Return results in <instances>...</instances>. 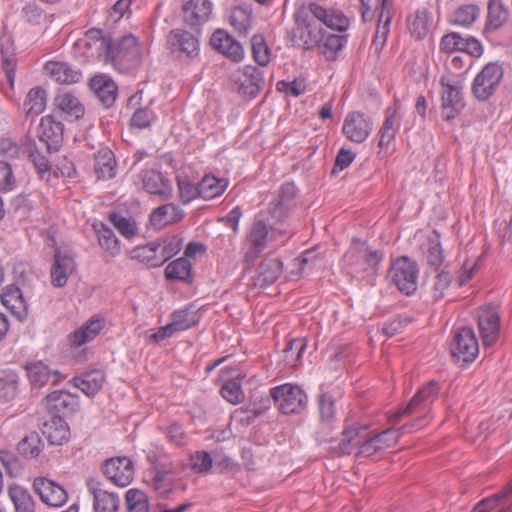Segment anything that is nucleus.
Returning a JSON list of instances; mask_svg holds the SVG:
<instances>
[{
  "label": "nucleus",
  "instance_id": "1",
  "mask_svg": "<svg viewBox=\"0 0 512 512\" xmlns=\"http://www.w3.org/2000/svg\"><path fill=\"white\" fill-rule=\"evenodd\" d=\"M439 393V384L432 380L420 388L417 393L411 398L408 404L397 413L390 417V422L396 424L403 416L420 414L411 423L405 424L398 429L388 428L373 436L375 440L379 439V446L382 450L395 445L400 436L411 428H421L427 424L426 413L428 412L431 404L436 400Z\"/></svg>",
  "mask_w": 512,
  "mask_h": 512
},
{
  "label": "nucleus",
  "instance_id": "2",
  "mask_svg": "<svg viewBox=\"0 0 512 512\" xmlns=\"http://www.w3.org/2000/svg\"><path fill=\"white\" fill-rule=\"evenodd\" d=\"M104 42V52L98 53L101 62L112 65L121 73H131L140 67L142 55L135 36L126 34Z\"/></svg>",
  "mask_w": 512,
  "mask_h": 512
},
{
  "label": "nucleus",
  "instance_id": "3",
  "mask_svg": "<svg viewBox=\"0 0 512 512\" xmlns=\"http://www.w3.org/2000/svg\"><path fill=\"white\" fill-rule=\"evenodd\" d=\"M295 25L289 32V40L294 47L311 50L320 44L323 29L307 10L294 14Z\"/></svg>",
  "mask_w": 512,
  "mask_h": 512
},
{
  "label": "nucleus",
  "instance_id": "4",
  "mask_svg": "<svg viewBox=\"0 0 512 512\" xmlns=\"http://www.w3.org/2000/svg\"><path fill=\"white\" fill-rule=\"evenodd\" d=\"M200 30L189 31L185 28L170 30L166 45L170 54L178 60H193L200 53Z\"/></svg>",
  "mask_w": 512,
  "mask_h": 512
},
{
  "label": "nucleus",
  "instance_id": "5",
  "mask_svg": "<svg viewBox=\"0 0 512 512\" xmlns=\"http://www.w3.org/2000/svg\"><path fill=\"white\" fill-rule=\"evenodd\" d=\"M383 259V252L371 250L365 242L358 241L344 254L343 261L352 272H377Z\"/></svg>",
  "mask_w": 512,
  "mask_h": 512
},
{
  "label": "nucleus",
  "instance_id": "6",
  "mask_svg": "<svg viewBox=\"0 0 512 512\" xmlns=\"http://www.w3.org/2000/svg\"><path fill=\"white\" fill-rule=\"evenodd\" d=\"M270 396L278 409L286 415L299 414L307 405V395L297 385L286 383L270 389Z\"/></svg>",
  "mask_w": 512,
  "mask_h": 512
},
{
  "label": "nucleus",
  "instance_id": "7",
  "mask_svg": "<svg viewBox=\"0 0 512 512\" xmlns=\"http://www.w3.org/2000/svg\"><path fill=\"white\" fill-rule=\"evenodd\" d=\"M418 273L417 263L407 256H401L392 263L388 277L401 293L411 295L417 289Z\"/></svg>",
  "mask_w": 512,
  "mask_h": 512
},
{
  "label": "nucleus",
  "instance_id": "8",
  "mask_svg": "<svg viewBox=\"0 0 512 512\" xmlns=\"http://www.w3.org/2000/svg\"><path fill=\"white\" fill-rule=\"evenodd\" d=\"M449 349L455 361L463 363L473 362L479 353V345L474 331L468 327L457 329Z\"/></svg>",
  "mask_w": 512,
  "mask_h": 512
},
{
  "label": "nucleus",
  "instance_id": "9",
  "mask_svg": "<svg viewBox=\"0 0 512 512\" xmlns=\"http://www.w3.org/2000/svg\"><path fill=\"white\" fill-rule=\"evenodd\" d=\"M503 77V69L497 63H488L476 75L472 84V93L480 101L488 100L497 90Z\"/></svg>",
  "mask_w": 512,
  "mask_h": 512
},
{
  "label": "nucleus",
  "instance_id": "10",
  "mask_svg": "<svg viewBox=\"0 0 512 512\" xmlns=\"http://www.w3.org/2000/svg\"><path fill=\"white\" fill-rule=\"evenodd\" d=\"M441 92V113L445 121L455 119L465 107L462 95V87L459 82L450 83L446 77L440 78Z\"/></svg>",
  "mask_w": 512,
  "mask_h": 512
},
{
  "label": "nucleus",
  "instance_id": "11",
  "mask_svg": "<svg viewBox=\"0 0 512 512\" xmlns=\"http://www.w3.org/2000/svg\"><path fill=\"white\" fill-rule=\"evenodd\" d=\"M64 125L53 115L41 118L36 130L39 143L45 147L48 154L56 153L62 146Z\"/></svg>",
  "mask_w": 512,
  "mask_h": 512
},
{
  "label": "nucleus",
  "instance_id": "12",
  "mask_svg": "<svg viewBox=\"0 0 512 512\" xmlns=\"http://www.w3.org/2000/svg\"><path fill=\"white\" fill-rule=\"evenodd\" d=\"M45 409L52 417H69L79 409V397L66 390H55L42 400Z\"/></svg>",
  "mask_w": 512,
  "mask_h": 512
},
{
  "label": "nucleus",
  "instance_id": "13",
  "mask_svg": "<svg viewBox=\"0 0 512 512\" xmlns=\"http://www.w3.org/2000/svg\"><path fill=\"white\" fill-rule=\"evenodd\" d=\"M103 475L114 485L128 486L134 478V465L126 456H118L106 459L101 464Z\"/></svg>",
  "mask_w": 512,
  "mask_h": 512
},
{
  "label": "nucleus",
  "instance_id": "14",
  "mask_svg": "<svg viewBox=\"0 0 512 512\" xmlns=\"http://www.w3.org/2000/svg\"><path fill=\"white\" fill-rule=\"evenodd\" d=\"M371 131L372 121L362 112H349L344 119L342 132L351 142L363 143L369 137Z\"/></svg>",
  "mask_w": 512,
  "mask_h": 512
},
{
  "label": "nucleus",
  "instance_id": "15",
  "mask_svg": "<svg viewBox=\"0 0 512 512\" xmlns=\"http://www.w3.org/2000/svg\"><path fill=\"white\" fill-rule=\"evenodd\" d=\"M478 328L484 346H493L499 337L500 315L496 306L487 305L479 310Z\"/></svg>",
  "mask_w": 512,
  "mask_h": 512
},
{
  "label": "nucleus",
  "instance_id": "16",
  "mask_svg": "<svg viewBox=\"0 0 512 512\" xmlns=\"http://www.w3.org/2000/svg\"><path fill=\"white\" fill-rule=\"evenodd\" d=\"M440 50L450 54L456 51L465 52L472 57H480L483 53V47L476 38H463L457 32H451L442 37L440 42Z\"/></svg>",
  "mask_w": 512,
  "mask_h": 512
},
{
  "label": "nucleus",
  "instance_id": "17",
  "mask_svg": "<svg viewBox=\"0 0 512 512\" xmlns=\"http://www.w3.org/2000/svg\"><path fill=\"white\" fill-rule=\"evenodd\" d=\"M298 189L291 182L284 183L279 191L278 198L269 207V214L277 221H283L296 207Z\"/></svg>",
  "mask_w": 512,
  "mask_h": 512
},
{
  "label": "nucleus",
  "instance_id": "18",
  "mask_svg": "<svg viewBox=\"0 0 512 512\" xmlns=\"http://www.w3.org/2000/svg\"><path fill=\"white\" fill-rule=\"evenodd\" d=\"M307 11L317 23H322L332 30L344 32L349 27V19L339 10L326 9L317 3H310Z\"/></svg>",
  "mask_w": 512,
  "mask_h": 512
},
{
  "label": "nucleus",
  "instance_id": "19",
  "mask_svg": "<svg viewBox=\"0 0 512 512\" xmlns=\"http://www.w3.org/2000/svg\"><path fill=\"white\" fill-rule=\"evenodd\" d=\"M33 488L41 501L52 507H60L68 499V494L62 486L44 477L35 478Z\"/></svg>",
  "mask_w": 512,
  "mask_h": 512
},
{
  "label": "nucleus",
  "instance_id": "20",
  "mask_svg": "<svg viewBox=\"0 0 512 512\" xmlns=\"http://www.w3.org/2000/svg\"><path fill=\"white\" fill-rule=\"evenodd\" d=\"M75 269L76 263L73 255L56 248L54 262L50 270L51 284L56 288L64 287Z\"/></svg>",
  "mask_w": 512,
  "mask_h": 512
},
{
  "label": "nucleus",
  "instance_id": "21",
  "mask_svg": "<svg viewBox=\"0 0 512 512\" xmlns=\"http://www.w3.org/2000/svg\"><path fill=\"white\" fill-rule=\"evenodd\" d=\"M27 376L30 384L35 388H41L51 382L52 385H58L65 379V376L59 370H52L42 361H36L26 364Z\"/></svg>",
  "mask_w": 512,
  "mask_h": 512
},
{
  "label": "nucleus",
  "instance_id": "22",
  "mask_svg": "<svg viewBox=\"0 0 512 512\" xmlns=\"http://www.w3.org/2000/svg\"><path fill=\"white\" fill-rule=\"evenodd\" d=\"M89 492L93 495L94 512H118L120 499L116 493L101 489L100 482L89 479L86 483Z\"/></svg>",
  "mask_w": 512,
  "mask_h": 512
},
{
  "label": "nucleus",
  "instance_id": "23",
  "mask_svg": "<svg viewBox=\"0 0 512 512\" xmlns=\"http://www.w3.org/2000/svg\"><path fill=\"white\" fill-rule=\"evenodd\" d=\"M283 272V263L278 257L267 256L257 269V275L253 277L252 284L255 288L264 289L277 281Z\"/></svg>",
  "mask_w": 512,
  "mask_h": 512
},
{
  "label": "nucleus",
  "instance_id": "24",
  "mask_svg": "<svg viewBox=\"0 0 512 512\" xmlns=\"http://www.w3.org/2000/svg\"><path fill=\"white\" fill-rule=\"evenodd\" d=\"M212 10L210 0H188L182 6L183 20L191 27L201 26L210 19Z\"/></svg>",
  "mask_w": 512,
  "mask_h": 512
},
{
  "label": "nucleus",
  "instance_id": "25",
  "mask_svg": "<svg viewBox=\"0 0 512 512\" xmlns=\"http://www.w3.org/2000/svg\"><path fill=\"white\" fill-rule=\"evenodd\" d=\"M210 45L234 62H239L244 57V50L241 43L236 41L224 30L218 29L212 34Z\"/></svg>",
  "mask_w": 512,
  "mask_h": 512
},
{
  "label": "nucleus",
  "instance_id": "26",
  "mask_svg": "<svg viewBox=\"0 0 512 512\" xmlns=\"http://www.w3.org/2000/svg\"><path fill=\"white\" fill-rule=\"evenodd\" d=\"M0 299L1 303L18 321L24 322L27 319L28 304L18 286L10 284L4 287Z\"/></svg>",
  "mask_w": 512,
  "mask_h": 512
},
{
  "label": "nucleus",
  "instance_id": "27",
  "mask_svg": "<svg viewBox=\"0 0 512 512\" xmlns=\"http://www.w3.org/2000/svg\"><path fill=\"white\" fill-rule=\"evenodd\" d=\"M139 177L142 181L143 188L152 195L161 196L163 199H168L171 196V186L159 171L154 169L143 170Z\"/></svg>",
  "mask_w": 512,
  "mask_h": 512
},
{
  "label": "nucleus",
  "instance_id": "28",
  "mask_svg": "<svg viewBox=\"0 0 512 512\" xmlns=\"http://www.w3.org/2000/svg\"><path fill=\"white\" fill-rule=\"evenodd\" d=\"M47 74L61 84H75L80 82L82 73L67 62L49 61L44 66Z\"/></svg>",
  "mask_w": 512,
  "mask_h": 512
},
{
  "label": "nucleus",
  "instance_id": "29",
  "mask_svg": "<svg viewBox=\"0 0 512 512\" xmlns=\"http://www.w3.org/2000/svg\"><path fill=\"white\" fill-rule=\"evenodd\" d=\"M90 88L105 108L115 103L118 88L112 79L106 76H95L90 80Z\"/></svg>",
  "mask_w": 512,
  "mask_h": 512
},
{
  "label": "nucleus",
  "instance_id": "30",
  "mask_svg": "<svg viewBox=\"0 0 512 512\" xmlns=\"http://www.w3.org/2000/svg\"><path fill=\"white\" fill-rule=\"evenodd\" d=\"M244 79L240 82L238 91L250 98L256 97L264 85V74L256 66L247 65L243 68Z\"/></svg>",
  "mask_w": 512,
  "mask_h": 512
},
{
  "label": "nucleus",
  "instance_id": "31",
  "mask_svg": "<svg viewBox=\"0 0 512 512\" xmlns=\"http://www.w3.org/2000/svg\"><path fill=\"white\" fill-rule=\"evenodd\" d=\"M484 33H492L502 28L509 19L508 8L502 0H489Z\"/></svg>",
  "mask_w": 512,
  "mask_h": 512
},
{
  "label": "nucleus",
  "instance_id": "32",
  "mask_svg": "<svg viewBox=\"0 0 512 512\" xmlns=\"http://www.w3.org/2000/svg\"><path fill=\"white\" fill-rule=\"evenodd\" d=\"M184 217L183 211L173 203L164 204L154 209L150 215L153 227L161 229L167 225L177 223Z\"/></svg>",
  "mask_w": 512,
  "mask_h": 512
},
{
  "label": "nucleus",
  "instance_id": "33",
  "mask_svg": "<svg viewBox=\"0 0 512 512\" xmlns=\"http://www.w3.org/2000/svg\"><path fill=\"white\" fill-rule=\"evenodd\" d=\"M116 161L112 150L108 147H101L94 154V172L97 179H112L115 174Z\"/></svg>",
  "mask_w": 512,
  "mask_h": 512
},
{
  "label": "nucleus",
  "instance_id": "34",
  "mask_svg": "<svg viewBox=\"0 0 512 512\" xmlns=\"http://www.w3.org/2000/svg\"><path fill=\"white\" fill-rule=\"evenodd\" d=\"M104 379L103 371L95 369L72 378L70 382L85 395L94 396L102 388Z\"/></svg>",
  "mask_w": 512,
  "mask_h": 512
},
{
  "label": "nucleus",
  "instance_id": "35",
  "mask_svg": "<svg viewBox=\"0 0 512 512\" xmlns=\"http://www.w3.org/2000/svg\"><path fill=\"white\" fill-rule=\"evenodd\" d=\"M42 434L51 445H62L69 439L70 431L62 417H52L43 424Z\"/></svg>",
  "mask_w": 512,
  "mask_h": 512
},
{
  "label": "nucleus",
  "instance_id": "36",
  "mask_svg": "<svg viewBox=\"0 0 512 512\" xmlns=\"http://www.w3.org/2000/svg\"><path fill=\"white\" fill-rule=\"evenodd\" d=\"M29 158L32 161L40 179L49 181L51 165L47 157V151L41 144L38 145L35 140L28 144Z\"/></svg>",
  "mask_w": 512,
  "mask_h": 512
},
{
  "label": "nucleus",
  "instance_id": "37",
  "mask_svg": "<svg viewBox=\"0 0 512 512\" xmlns=\"http://www.w3.org/2000/svg\"><path fill=\"white\" fill-rule=\"evenodd\" d=\"M92 228L97 235L100 247L110 256H116L120 253L119 240L113 230L101 221L94 222Z\"/></svg>",
  "mask_w": 512,
  "mask_h": 512
},
{
  "label": "nucleus",
  "instance_id": "38",
  "mask_svg": "<svg viewBox=\"0 0 512 512\" xmlns=\"http://www.w3.org/2000/svg\"><path fill=\"white\" fill-rule=\"evenodd\" d=\"M8 496L15 512H35L36 502L30 492L23 486L14 484L8 489Z\"/></svg>",
  "mask_w": 512,
  "mask_h": 512
},
{
  "label": "nucleus",
  "instance_id": "39",
  "mask_svg": "<svg viewBox=\"0 0 512 512\" xmlns=\"http://www.w3.org/2000/svg\"><path fill=\"white\" fill-rule=\"evenodd\" d=\"M381 8L378 16V24L374 35V43L383 46L390 31L393 17V7L390 0H380Z\"/></svg>",
  "mask_w": 512,
  "mask_h": 512
},
{
  "label": "nucleus",
  "instance_id": "40",
  "mask_svg": "<svg viewBox=\"0 0 512 512\" xmlns=\"http://www.w3.org/2000/svg\"><path fill=\"white\" fill-rule=\"evenodd\" d=\"M46 104L47 93L45 89H43L40 86L31 88L23 103V108L26 112V117L34 118L38 116L45 110Z\"/></svg>",
  "mask_w": 512,
  "mask_h": 512
},
{
  "label": "nucleus",
  "instance_id": "41",
  "mask_svg": "<svg viewBox=\"0 0 512 512\" xmlns=\"http://www.w3.org/2000/svg\"><path fill=\"white\" fill-rule=\"evenodd\" d=\"M347 38L343 35H336L331 33L322 32V39L319 45V51L323 56L329 60L334 61L338 57L339 51L346 45Z\"/></svg>",
  "mask_w": 512,
  "mask_h": 512
},
{
  "label": "nucleus",
  "instance_id": "42",
  "mask_svg": "<svg viewBox=\"0 0 512 512\" xmlns=\"http://www.w3.org/2000/svg\"><path fill=\"white\" fill-rule=\"evenodd\" d=\"M165 276L168 280L191 283L193 280L192 265L188 259L178 258L167 265Z\"/></svg>",
  "mask_w": 512,
  "mask_h": 512
},
{
  "label": "nucleus",
  "instance_id": "43",
  "mask_svg": "<svg viewBox=\"0 0 512 512\" xmlns=\"http://www.w3.org/2000/svg\"><path fill=\"white\" fill-rule=\"evenodd\" d=\"M230 23L239 36L246 37L252 28V10L243 5L233 8Z\"/></svg>",
  "mask_w": 512,
  "mask_h": 512
},
{
  "label": "nucleus",
  "instance_id": "44",
  "mask_svg": "<svg viewBox=\"0 0 512 512\" xmlns=\"http://www.w3.org/2000/svg\"><path fill=\"white\" fill-rule=\"evenodd\" d=\"M199 321L200 316L193 306L174 311L171 315V323L176 332L185 331L197 325Z\"/></svg>",
  "mask_w": 512,
  "mask_h": 512
},
{
  "label": "nucleus",
  "instance_id": "45",
  "mask_svg": "<svg viewBox=\"0 0 512 512\" xmlns=\"http://www.w3.org/2000/svg\"><path fill=\"white\" fill-rule=\"evenodd\" d=\"M228 181L224 178H216L213 175H205L199 182L201 198L205 200L216 198L224 193Z\"/></svg>",
  "mask_w": 512,
  "mask_h": 512
},
{
  "label": "nucleus",
  "instance_id": "46",
  "mask_svg": "<svg viewBox=\"0 0 512 512\" xmlns=\"http://www.w3.org/2000/svg\"><path fill=\"white\" fill-rule=\"evenodd\" d=\"M400 108V103L395 100L394 105L386 109V118L380 130L379 146H388L395 138L397 128L395 127V116Z\"/></svg>",
  "mask_w": 512,
  "mask_h": 512
},
{
  "label": "nucleus",
  "instance_id": "47",
  "mask_svg": "<svg viewBox=\"0 0 512 512\" xmlns=\"http://www.w3.org/2000/svg\"><path fill=\"white\" fill-rule=\"evenodd\" d=\"M43 448L44 443L37 432L29 433L17 445L18 453L26 459L37 458Z\"/></svg>",
  "mask_w": 512,
  "mask_h": 512
},
{
  "label": "nucleus",
  "instance_id": "48",
  "mask_svg": "<svg viewBox=\"0 0 512 512\" xmlns=\"http://www.w3.org/2000/svg\"><path fill=\"white\" fill-rule=\"evenodd\" d=\"M249 246L264 250L269 241V226L264 220L255 219L246 237Z\"/></svg>",
  "mask_w": 512,
  "mask_h": 512
},
{
  "label": "nucleus",
  "instance_id": "49",
  "mask_svg": "<svg viewBox=\"0 0 512 512\" xmlns=\"http://www.w3.org/2000/svg\"><path fill=\"white\" fill-rule=\"evenodd\" d=\"M55 104L62 112L73 119L77 120L84 115V106L71 93L59 94L55 98Z\"/></svg>",
  "mask_w": 512,
  "mask_h": 512
},
{
  "label": "nucleus",
  "instance_id": "50",
  "mask_svg": "<svg viewBox=\"0 0 512 512\" xmlns=\"http://www.w3.org/2000/svg\"><path fill=\"white\" fill-rule=\"evenodd\" d=\"M430 13L426 8L416 10L408 18V27L417 39L424 38L429 31Z\"/></svg>",
  "mask_w": 512,
  "mask_h": 512
},
{
  "label": "nucleus",
  "instance_id": "51",
  "mask_svg": "<svg viewBox=\"0 0 512 512\" xmlns=\"http://www.w3.org/2000/svg\"><path fill=\"white\" fill-rule=\"evenodd\" d=\"M176 473L153 475L151 487L161 499H169L176 487Z\"/></svg>",
  "mask_w": 512,
  "mask_h": 512
},
{
  "label": "nucleus",
  "instance_id": "52",
  "mask_svg": "<svg viewBox=\"0 0 512 512\" xmlns=\"http://www.w3.org/2000/svg\"><path fill=\"white\" fill-rule=\"evenodd\" d=\"M428 265L437 271L444 261L443 249L440 242V234L434 230L428 237V248L426 253Z\"/></svg>",
  "mask_w": 512,
  "mask_h": 512
},
{
  "label": "nucleus",
  "instance_id": "53",
  "mask_svg": "<svg viewBox=\"0 0 512 512\" xmlns=\"http://www.w3.org/2000/svg\"><path fill=\"white\" fill-rule=\"evenodd\" d=\"M19 377L13 371L0 372V399L10 401L18 393Z\"/></svg>",
  "mask_w": 512,
  "mask_h": 512
},
{
  "label": "nucleus",
  "instance_id": "54",
  "mask_svg": "<svg viewBox=\"0 0 512 512\" xmlns=\"http://www.w3.org/2000/svg\"><path fill=\"white\" fill-rule=\"evenodd\" d=\"M153 475L176 473V466L169 456L163 453L151 452L147 455Z\"/></svg>",
  "mask_w": 512,
  "mask_h": 512
},
{
  "label": "nucleus",
  "instance_id": "55",
  "mask_svg": "<svg viewBox=\"0 0 512 512\" xmlns=\"http://www.w3.org/2000/svg\"><path fill=\"white\" fill-rule=\"evenodd\" d=\"M110 223L118 232L127 239H131L138 234V227L135 220L127 218L120 213L112 212L108 215Z\"/></svg>",
  "mask_w": 512,
  "mask_h": 512
},
{
  "label": "nucleus",
  "instance_id": "56",
  "mask_svg": "<svg viewBox=\"0 0 512 512\" xmlns=\"http://www.w3.org/2000/svg\"><path fill=\"white\" fill-rule=\"evenodd\" d=\"M480 9L475 4H464L459 6L452 15L451 22L464 27L471 26L479 16Z\"/></svg>",
  "mask_w": 512,
  "mask_h": 512
},
{
  "label": "nucleus",
  "instance_id": "57",
  "mask_svg": "<svg viewBox=\"0 0 512 512\" xmlns=\"http://www.w3.org/2000/svg\"><path fill=\"white\" fill-rule=\"evenodd\" d=\"M127 512H149V499L145 492L133 488L125 494Z\"/></svg>",
  "mask_w": 512,
  "mask_h": 512
},
{
  "label": "nucleus",
  "instance_id": "58",
  "mask_svg": "<svg viewBox=\"0 0 512 512\" xmlns=\"http://www.w3.org/2000/svg\"><path fill=\"white\" fill-rule=\"evenodd\" d=\"M0 54L2 70L5 73L7 82L9 83L10 87H13L17 67L16 54L11 47H2Z\"/></svg>",
  "mask_w": 512,
  "mask_h": 512
},
{
  "label": "nucleus",
  "instance_id": "59",
  "mask_svg": "<svg viewBox=\"0 0 512 512\" xmlns=\"http://www.w3.org/2000/svg\"><path fill=\"white\" fill-rule=\"evenodd\" d=\"M252 55L260 66H266L270 62V48L261 34H255L251 38Z\"/></svg>",
  "mask_w": 512,
  "mask_h": 512
},
{
  "label": "nucleus",
  "instance_id": "60",
  "mask_svg": "<svg viewBox=\"0 0 512 512\" xmlns=\"http://www.w3.org/2000/svg\"><path fill=\"white\" fill-rule=\"evenodd\" d=\"M155 244L157 246V254L160 261V266L181 250V240L176 236L167 238L162 242L155 241Z\"/></svg>",
  "mask_w": 512,
  "mask_h": 512
},
{
  "label": "nucleus",
  "instance_id": "61",
  "mask_svg": "<svg viewBox=\"0 0 512 512\" xmlns=\"http://www.w3.org/2000/svg\"><path fill=\"white\" fill-rule=\"evenodd\" d=\"M306 349L305 338H295L289 340L287 346L284 348V361L291 366H296L300 361L304 350Z\"/></svg>",
  "mask_w": 512,
  "mask_h": 512
},
{
  "label": "nucleus",
  "instance_id": "62",
  "mask_svg": "<svg viewBox=\"0 0 512 512\" xmlns=\"http://www.w3.org/2000/svg\"><path fill=\"white\" fill-rule=\"evenodd\" d=\"M179 196L183 204H188L197 197H201L199 183H193L188 177H177Z\"/></svg>",
  "mask_w": 512,
  "mask_h": 512
},
{
  "label": "nucleus",
  "instance_id": "63",
  "mask_svg": "<svg viewBox=\"0 0 512 512\" xmlns=\"http://www.w3.org/2000/svg\"><path fill=\"white\" fill-rule=\"evenodd\" d=\"M134 257L140 259L149 267H159L160 261L157 254V246L155 242H150L145 246L137 247L134 250Z\"/></svg>",
  "mask_w": 512,
  "mask_h": 512
},
{
  "label": "nucleus",
  "instance_id": "64",
  "mask_svg": "<svg viewBox=\"0 0 512 512\" xmlns=\"http://www.w3.org/2000/svg\"><path fill=\"white\" fill-rule=\"evenodd\" d=\"M17 180L14 176L12 165L0 160V192H10L16 188Z\"/></svg>",
  "mask_w": 512,
  "mask_h": 512
}]
</instances>
